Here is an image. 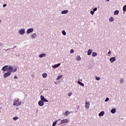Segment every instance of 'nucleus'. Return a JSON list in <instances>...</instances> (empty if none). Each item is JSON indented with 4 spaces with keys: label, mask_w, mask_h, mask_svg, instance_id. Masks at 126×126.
Masks as SVG:
<instances>
[{
    "label": "nucleus",
    "mask_w": 126,
    "mask_h": 126,
    "mask_svg": "<svg viewBox=\"0 0 126 126\" xmlns=\"http://www.w3.org/2000/svg\"><path fill=\"white\" fill-rule=\"evenodd\" d=\"M13 106H20L21 105V101H19V99L15 98L13 101Z\"/></svg>",
    "instance_id": "obj_1"
},
{
    "label": "nucleus",
    "mask_w": 126,
    "mask_h": 126,
    "mask_svg": "<svg viewBox=\"0 0 126 126\" xmlns=\"http://www.w3.org/2000/svg\"><path fill=\"white\" fill-rule=\"evenodd\" d=\"M40 99L42 102H48V100L44 97L42 95H40Z\"/></svg>",
    "instance_id": "obj_2"
},
{
    "label": "nucleus",
    "mask_w": 126,
    "mask_h": 126,
    "mask_svg": "<svg viewBox=\"0 0 126 126\" xmlns=\"http://www.w3.org/2000/svg\"><path fill=\"white\" fill-rule=\"evenodd\" d=\"M12 69H13L12 66H9L7 69V71L9 73H11V72H12Z\"/></svg>",
    "instance_id": "obj_3"
},
{
    "label": "nucleus",
    "mask_w": 126,
    "mask_h": 126,
    "mask_svg": "<svg viewBox=\"0 0 126 126\" xmlns=\"http://www.w3.org/2000/svg\"><path fill=\"white\" fill-rule=\"evenodd\" d=\"M66 123H68V120L67 119L62 120L60 125H62V124H66Z\"/></svg>",
    "instance_id": "obj_4"
},
{
    "label": "nucleus",
    "mask_w": 126,
    "mask_h": 126,
    "mask_svg": "<svg viewBox=\"0 0 126 126\" xmlns=\"http://www.w3.org/2000/svg\"><path fill=\"white\" fill-rule=\"evenodd\" d=\"M34 30L32 28L29 29L27 30V34H30V33H32V32H33Z\"/></svg>",
    "instance_id": "obj_5"
},
{
    "label": "nucleus",
    "mask_w": 126,
    "mask_h": 126,
    "mask_svg": "<svg viewBox=\"0 0 126 126\" xmlns=\"http://www.w3.org/2000/svg\"><path fill=\"white\" fill-rule=\"evenodd\" d=\"M19 33L20 34V35H23L25 33V29H22V30H20L19 31Z\"/></svg>",
    "instance_id": "obj_6"
},
{
    "label": "nucleus",
    "mask_w": 126,
    "mask_h": 126,
    "mask_svg": "<svg viewBox=\"0 0 126 126\" xmlns=\"http://www.w3.org/2000/svg\"><path fill=\"white\" fill-rule=\"evenodd\" d=\"M90 107V103H89V101H86L85 107L86 108V109H89Z\"/></svg>",
    "instance_id": "obj_7"
},
{
    "label": "nucleus",
    "mask_w": 126,
    "mask_h": 126,
    "mask_svg": "<svg viewBox=\"0 0 126 126\" xmlns=\"http://www.w3.org/2000/svg\"><path fill=\"white\" fill-rule=\"evenodd\" d=\"M10 74H11V73H9V72H7L3 75V77H4V78H6V77H8V76H9Z\"/></svg>",
    "instance_id": "obj_8"
},
{
    "label": "nucleus",
    "mask_w": 126,
    "mask_h": 126,
    "mask_svg": "<svg viewBox=\"0 0 126 126\" xmlns=\"http://www.w3.org/2000/svg\"><path fill=\"white\" fill-rule=\"evenodd\" d=\"M61 65V63H59L58 64H55L54 65H52L53 68H57V67H59Z\"/></svg>",
    "instance_id": "obj_9"
},
{
    "label": "nucleus",
    "mask_w": 126,
    "mask_h": 126,
    "mask_svg": "<svg viewBox=\"0 0 126 126\" xmlns=\"http://www.w3.org/2000/svg\"><path fill=\"white\" fill-rule=\"evenodd\" d=\"M38 105H39V106H40V107H43V106H44V102L42 101V100L39 101Z\"/></svg>",
    "instance_id": "obj_10"
},
{
    "label": "nucleus",
    "mask_w": 126,
    "mask_h": 126,
    "mask_svg": "<svg viewBox=\"0 0 126 126\" xmlns=\"http://www.w3.org/2000/svg\"><path fill=\"white\" fill-rule=\"evenodd\" d=\"M66 13H68V11L67 10H64L62 11V14H66Z\"/></svg>",
    "instance_id": "obj_11"
},
{
    "label": "nucleus",
    "mask_w": 126,
    "mask_h": 126,
    "mask_svg": "<svg viewBox=\"0 0 126 126\" xmlns=\"http://www.w3.org/2000/svg\"><path fill=\"white\" fill-rule=\"evenodd\" d=\"M92 52H93V50H92V49H89L88 51V56H90V55H91V54H92Z\"/></svg>",
    "instance_id": "obj_12"
},
{
    "label": "nucleus",
    "mask_w": 126,
    "mask_h": 126,
    "mask_svg": "<svg viewBox=\"0 0 126 126\" xmlns=\"http://www.w3.org/2000/svg\"><path fill=\"white\" fill-rule=\"evenodd\" d=\"M111 63H114L116 61V58L115 57H112L110 59Z\"/></svg>",
    "instance_id": "obj_13"
},
{
    "label": "nucleus",
    "mask_w": 126,
    "mask_h": 126,
    "mask_svg": "<svg viewBox=\"0 0 126 126\" xmlns=\"http://www.w3.org/2000/svg\"><path fill=\"white\" fill-rule=\"evenodd\" d=\"M7 67H8L7 65H5L4 66H3L2 67L3 71H6V70H7Z\"/></svg>",
    "instance_id": "obj_14"
},
{
    "label": "nucleus",
    "mask_w": 126,
    "mask_h": 126,
    "mask_svg": "<svg viewBox=\"0 0 126 126\" xmlns=\"http://www.w3.org/2000/svg\"><path fill=\"white\" fill-rule=\"evenodd\" d=\"M104 114L105 112L102 111L99 113L98 116L99 117H102V116H104Z\"/></svg>",
    "instance_id": "obj_15"
},
{
    "label": "nucleus",
    "mask_w": 126,
    "mask_h": 126,
    "mask_svg": "<svg viewBox=\"0 0 126 126\" xmlns=\"http://www.w3.org/2000/svg\"><path fill=\"white\" fill-rule=\"evenodd\" d=\"M44 57H46V54L45 53L41 54L39 56V58H44Z\"/></svg>",
    "instance_id": "obj_16"
},
{
    "label": "nucleus",
    "mask_w": 126,
    "mask_h": 126,
    "mask_svg": "<svg viewBox=\"0 0 126 126\" xmlns=\"http://www.w3.org/2000/svg\"><path fill=\"white\" fill-rule=\"evenodd\" d=\"M58 121H61V119H59L58 120H56L53 123L52 126H55L58 124Z\"/></svg>",
    "instance_id": "obj_17"
},
{
    "label": "nucleus",
    "mask_w": 126,
    "mask_h": 126,
    "mask_svg": "<svg viewBox=\"0 0 126 126\" xmlns=\"http://www.w3.org/2000/svg\"><path fill=\"white\" fill-rule=\"evenodd\" d=\"M78 84H79L80 85H81V86H82L83 87H84V84H83V83L81 82L80 81H78Z\"/></svg>",
    "instance_id": "obj_18"
},
{
    "label": "nucleus",
    "mask_w": 126,
    "mask_h": 126,
    "mask_svg": "<svg viewBox=\"0 0 126 126\" xmlns=\"http://www.w3.org/2000/svg\"><path fill=\"white\" fill-rule=\"evenodd\" d=\"M47 76L48 75L47 74V73H44L43 74H42V77H43V78H46Z\"/></svg>",
    "instance_id": "obj_19"
},
{
    "label": "nucleus",
    "mask_w": 126,
    "mask_h": 126,
    "mask_svg": "<svg viewBox=\"0 0 126 126\" xmlns=\"http://www.w3.org/2000/svg\"><path fill=\"white\" fill-rule=\"evenodd\" d=\"M36 37H37V35L36 34V33H33L32 35V39H35V38H36Z\"/></svg>",
    "instance_id": "obj_20"
},
{
    "label": "nucleus",
    "mask_w": 126,
    "mask_h": 126,
    "mask_svg": "<svg viewBox=\"0 0 126 126\" xmlns=\"http://www.w3.org/2000/svg\"><path fill=\"white\" fill-rule=\"evenodd\" d=\"M76 60H77L78 62H79L81 60V58L80 57V56H77L76 57Z\"/></svg>",
    "instance_id": "obj_21"
},
{
    "label": "nucleus",
    "mask_w": 126,
    "mask_h": 126,
    "mask_svg": "<svg viewBox=\"0 0 126 126\" xmlns=\"http://www.w3.org/2000/svg\"><path fill=\"white\" fill-rule=\"evenodd\" d=\"M63 75H61L58 76V77L57 78V80H60V79H61V78H62V77H63Z\"/></svg>",
    "instance_id": "obj_22"
},
{
    "label": "nucleus",
    "mask_w": 126,
    "mask_h": 126,
    "mask_svg": "<svg viewBox=\"0 0 126 126\" xmlns=\"http://www.w3.org/2000/svg\"><path fill=\"white\" fill-rule=\"evenodd\" d=\"M119 10L115 11L114 12V15H118V14H119Z\"/></svg>",
    "instance_id": "obj_23"
},
{
    "label": "nucleus",
    "mask_w": 126,
    "mask_h": 126,
    "mask_svg": "<svg viewBox=\"0 0 126 126\" xmlns=\"http://www.w3.org/2000/svg\"><path fill=\"white\" fill-rule=\"evenodd\" d=\"M92 57H96L97 56V53L96 52H93L92 54Z\"/></svg>",
    "instance_id": "obj_24"
},
{
    "label": "nucleus",
    "mask_w": 126,
    "mask_h": 126,
    "mask_svg": "<svg viewBox=\"0 0 126 126\" xmlns=\"http://www.w3.org/2000/svg\"><path fill=\"white\" fill-rule=\"evenodd\" d=\"M112 114H115V113H116V109L113 108L111 110V111Z\"/></svg>",
    "instance_id": "obj_25"
},
{
    "label": "nucleus",
    "mask_w": 126,
    "mask_h": 126,
    "mask_svg": "<svg viewBox=\"0 0 126 126\" xmlns=\"http://www.w3.org/2000/svg\"><path fill=\"white\" fill-rule=\"evenodd\" d=\"M114 18H113V17H110V18H109V21H110V22H113V21H114Z\"/></svg>",
    "instance_id": "obj_26"
},
{
    "label": "nucleus",
    "mask_w": 126,
    "mask_h": 126,
    "mask_svg": "<svg viewBox=\"0 0 126 126\" xmlns=\"http://www.w3.org/2000/svg\"><path fill=\"white\" fill-rule=\"evenodd\" d=\"M17 70V67H15L14 69L13 68L12 72H15Z\"/></svg>",
    "instance_id": "obj_27"
},
{
    "label": "nucleus",
    "mask_w": 126,
    "mask_h": 126,
    "mask_svg": "<svg viewBox=\"0 0 126 126\" xmlns=\"http://www.w3.org/2000/svg\"><path fill=\"white\" fill-rule=\"evenodd\" d=\"M126 11V5H125L123 6V11H124V12H125Z\"/></svg>",
    "instance_id": "obj_28"
},
{
    "label": "nucleus",
    "mask_w": 126,
    "mask_h": 126,
    "mask_svg": "<svg viewBox=\"0 0 126 126\" xmlns=\"http://www.w3.org/2000/svg\"><path fill=\"white\" fill-rule=\"evenodd\" d=\"M62 34H63V35L64 36H65V35H66V32H65V31H62Z\"/></svg>",
    "instance_id": "obj_29"
},
{
    "label": "nucleus",
    "mask_w": 126,
    "mask_h": 126,
    "mask_svg": "<svg viewBox=\"0 0 126 126\" xmlns=\"http://www.w3.org/2000/svg\"><path fill=\"white\" fill-rule=\"evenodd\" d=\"M68 114H69V112H68V111H67L65 112L64 115V116H67V115H68Z\"/></svg>",
    "instance_id": "obj_30"
},
{
    "label": "nucleus",
    "mask_w": 126,
    "mask_h": 126,
    "mask_svg": "<svg viewBox=\"0 0 126 126\" xmlns=\"http://www.w3.org/2000/svg\"><path fill=\"white\" fill-rule=\"evenodd\" d=\"M13 119L14 120V121H16V120H18V117H15L13 118Z\"/></svg>",
    "instance_id": "obj_31"
},
{
    "label": "nucleus",
    "mask_w": 126,
    "mask_h": 126,
    "mask_svg": "<svg viewBox=\"0 0 126 126\" xmlns=\"http://www.w3.org/2000/svg\"><path fill=\"white\" fill-rule=\"evenodd\" d=\"M70 53L71 54H73V53H74V50H73V49H71L70 51Z\"/></svg>",
    "instance_id": "obj_32"
},
{
    "label": "nucleus",
    "mask_w": 126,
    "mask_h": 126,
    "mask_svg": "<svg viewBox=\"0 0 126 126\" xmlns=\"http://www.w3.org/2000/svg\"><path fill=\"white\" fill-rule=\"evenodd\" d=\"M96 80H100L101 79V78L100 77H96L95 78Z\"/></svg>",
    "instance_id": "obj_33"
},
{
    "label": "nucleus",
    "mask_w": 126,
    "mask_h": 126,
    "mask_svg": "<svg viewBox=\"0 0 126 126\" xmlns=\"http://www.w3.org/2000/svg\"><path fill=\"white\" fill-rule=\"evenodd\" d=\"M71 95H72V93H69L68 94V96H71Z\"/></svg>",
    "instance_id": "obj_34"
},
{
    "label": "nucleus",
    "mask_w": 126,
    "mask_h": 126,
    "mask_svg": "<svg viewBox=\"0 0 126 126\" xmlns=\"http://www.w3.org/2000/svg\"><path fill=\"white\" fill-rule=\"evenodd\" d=\"M120 82H121V83H123V82H124V79H123V78L121 79Z\"/></svg>",
    "instance_id": "obj_35"
},
{
    "label": "nucleus",
    "mask_w": 126,
    "mask_h": 126,
    "mask_svg": "<svg viewBox=\"0 0 126 126\" xmlns=\"http://www.w3.org/2000/svg\"><path fill=\"white\" fill-rule=\"evenodd\" d=\"M109 98L107 97L105 100V102H108V101H109Z\"/></svg>",
    "instance_id": "obj_36"
},
{
    "label": "nucleus",
    "mask_w": 126,
    "mask_h": 126,
    "mask_svg": "<svg viewBox=\"0 0 126 126\" xmlns=\"http://www.w3.org/2000/svg\"><path fill=\"white\" fill-rule=\"evenodd\" d=\"M97 10V8H94V9H93V11L94 12H95V11H96Z\"/></svg>",
    "instance_id": "obj_37"
},
{
    "label": "nucleus",
    "mask_w": 126,
    "mask_h": 126,
    "mask_svg": "<svg viewBox=\"0 0 126 126\" xmlns=\"http://www.w3.org/2000/svg\"><path fill=\"white\" fill-rule=\"evenodd\" d=\"M90 13H91V14H92V15H93V14H94V11H91L90 12Z\"/></svg>",
    "instance_id": "obj_38"
},
{
    "label": "nucleus",
    "mask_w": 126,
    "mask_h": 126,
    "mask_svg": "<svg viewBox=\"0 0 126 126\" xmlns=\"http://www.w3.org/2000/svg\"><path fill=\"white\" fill-rule=\"evenodd\" d=\"M14 78L15 79H17V76L16 75H15L14 77Z\"/></svg>",
    "instance_id": "obj_39"
},
{
    "label": "nucleus",
    "mask_w": 126,
    "mask_h": 126,
    "mask_svg": "<svg viewBox=\"0 0 126 126\" xmlns=\"http://www.w3.org/2000/svg\"><path fill=\"white\" fill-rule=\"evenodd\" d=\"M3 7H5V6H6V4H4L3 5Z\"/></svg>",
    "instance_id": "obj_40"
},
{
    "label": "nucleus",
    "mask_w": 126,
    "mask_h": 126,
    "mask_svg": "<svg viewBox=\"0 0 126 126\" xmlns=\"http://www.w3.org/2000/svg\"><path fill=\"white\" fill-rule=\"evenodd\" d=\"M110 54H111V51H109L108 52V55H110Z\"/></svg>",
    "instance_id": "obj_41"
},
{
    "label": "nucleus",
    "mask_w": 126,
    "mask_h": 126,
    "mask_svg": "<svg viewBox=\"0 0 126 126\" xmlns=\"http://www.w3.org/2000/svg\"><path fill=\"white\" fill-rule=\"evenodd\" d=\"M1 22V20H0V23Z\"/></svg>",
    "instance_id": "obj_42"
},
{
    "label": "nucleus",
    "mask_w": 126,
    "mask_h": 126,
    "mask_svg": "<svg viewBox=\"0 0 126 126\" xmlns=\"http://www.w3.org/2000/svg\"><path fill=\"white\" fill-rule=\"evenodd\" d=\"M110 0H107V1H109Z\"/></svg>",
    "instance_id": "obj_43"
}]
</instances>
